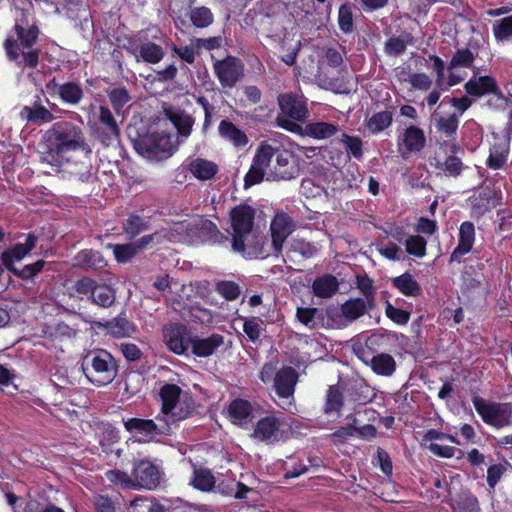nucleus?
Wrapping results in <instances>:
<instances>
[{
  "mask_svg": "<svg viewBox=\"0 0 512 512\" xmlns=\"http://www.w3.org/2000/svg\"><path fill=\"white\" fill-rule=\"evenodd\" d=\"M45 159L52 165L68 162L71 153L88 150L82 129L71 122H57L45 133Z\"/></svg>",
  "mask_w": 512,
  "mask_h": 512,
  "instance_id": "obj_1",
  "label": "nucleus"
},
{
  "mask_svg": "<svg viewBox=\"0 0 512 512\" xmlns=\"http://www.w3.org/2000/svg\"><path fill=\"white\" fill-rule=\"evenodd\" d=\"M39 29L34 23L23 17L16 21L14 34L4 42L6 55L10 61L21 68H35L39 63L40 50L34 45Z\"/></svg>",
  "mask_w": 512,
  "mask_h": 512,
  "instance_id": "obj_2",
  "label": "nucleus"
},
{
  "mask_svg": "<svg viewBox=\"0 0 512 512\" xmlns=\"http://www.w3.org/2000/svg\"><path fill=\"white\" fill-rule=\"evenodd\" d=\"M39 29L34 23L23 17L16 21L14 34L4 42L6 55L10 61L21 68H35L39 63L40 50L34 45Z\"/></svg>",
  "mask_w": 512,
  "mask_h": 512,
  "instance_id": "obj_3",
  "label": "nucleus"
},
{
  "mask_svg": "<svg viewBox=\"0 0 512 512\" xmlns=\"http://www.w3.org/2000/svg\"><path fill=\"white\" fill-rule=\"evenodd\" d=\"M86 378L97 386L111 383L118 371L114 357L103 349L89 351L81 362Z\"/></svg>",
  "mask_w": 512,
  "mask_h": 512,
  "instance_id": "obj_4",
  "label": "nucleus"
},
{
  "mask_svg": "<svg viewBox=\"0 0 512 512\" xmlns=\"http://www.w3.org/2000/svg\"><path fill=\"white\" fill-rule=\"evenodd\" d=\"M180 141L173 133H151L134 140L135 150L145 158L162 160L170 157L178 148Z\"/></svg>",
  "mask_w": 512,
  "mask_h": 512,
  "instance_id": "obj_5",
  "label": "nucleus"
},
{
  "mask_svg": "<svg viewBox=\"0 0 512 512\" xmlns=\"http://www.w3.org/2000/svg\"><path fill=\"white\" fill-rule=\"evenodd\" d=\"M473 405L486 424L498 429L511 424V404L490 402L480 397H475L473 399Z\"/></svg>",
  "mask_w": 512,
  "mask_h": 512,
  "instance_id": "obj_6",
  "label": "nucleus"
},
{
  "mask_svg": "<svg viewBox=\"0 0 512 512\" xmlns=\"http://www.w3.org/2000/svg\"><path fill=\"white\" fill-rule=\"evenodd\" d=\"M298 381V373L292 367L280 369L274 376V390L280 399L278 405L289 410L293 405L295 386Z\"/></svg>",
  "mask_w": 512,
  "mask_h": 512,
  "instance_id": "obj_7",
  "label": "nucleus"
},
{
  "mask_svg": "<svg viewBox=\"0 0 512 512\" xmlns=\"http://www.w3.org/2000/svg\"><path fill=\"white\" fill-rule=\"evenodd\" d=\"M275 149L267 144L262 143L256 150L253 157L251 167L244 178V187L249 188L263 181L267 167L269 166Z\"/></svg>",
  "mask_w": 512,
  "mask_h": 512,
  "instance_id": "obj_8",
  "label": "nucleus"
},
{
  "mask_svg": "<svg viewBox=\"0 0 512 512\" xmlns=\"http://www.w3.org/2000/svg\"><path fill=\"white\" fill-rule=\"evenodd\" d=\"M283 427L282 419L267 415L256 422L251 437L260 442L273 444L283 439Z\"/></svg>",
  "mask_w": 512,
  "mask_h": 512,
  "instance_id": "obj_9",
  "label": "nucleus"
},
{
  "mask_svg": "<svg viewBox=\"0 0 512 512\" xmlns=\"http://www.w3.org/2000/svg\"><path fill=\"white\" fill-rule=\"evenodd\" d=\"M264 242V236L254 231L235 235L231 239L233 251L247 258L264 257Z\"/></svg>",
  "mask_w": 512,
  "mask_h": 512,
  "instance_id": "obj_10",
  "label": "nucleus"
},
{
  "mask_svg": "<svg viewBox=\"0 0 512 512\" xmlns=\"http://www.w3.org/2000/svg\"><path fill=\"white\" fill-rule=\"evenodd\" d=\"M426 144L424 131L411 125L398 137L397 148L402 158L408 159L413 153L420 152Z\"/></svg>",
  "mask_w": 512,
  "mask_h": 512,
  "instance_id": "obj_11",
  "label": "nucleus"
},
{
  "mask_svg": "<svg viewBox=\"0 0 512 512\" xmlns=\"http://www.w3.org/2000/svg\"><path fill=\"white\" fill-rule=\"evenodd\" d=\"M464 88L467 94L475 97L493 93L495 94V102L499 105L508 102V99L498 92V85L495 79L490 76H477V72H474V76L465 83Z\"/></svg>",
  "mask_w": 512,
  "mask_h": 512,
  "instance_id": "obj_12",
  "label": "nucleus"
},
{
  "mask_svg": "<svg viewBox=\"0 0 512 512\" xmlns=\"http://www.w3.org/2000/svg\"><path fill=\"white\" fill-rule=\"evenodd\" d=\"M215 74L223 87L232 88L243 76V65L234 57H227L214 63Z\"/></svg>",
  "mask_w": 512,
  "mask_h": 512,
  "instance_id": "obj_13",
  "label": "nucleus"
},
{
  "mask_svg": "<svg viewBox=\"0 0 512 512\" xmlns=\"http://www.w3.org/2000/svg\"><path fill=\"white\" fill-rule=\"evenodd\" d=\"M163 337L168 349L175 354H184L191 347L192 338L185 325L170 324L165 326Z\"/></svg>",
  "mask_w": 512,
  "mask_h": 512,
  "instance_id": "obj_14",
  "label": "nucleus"
},
{
  "mask_svg": "<svg viewBox=\"0 0 512 512\" xmlns=\"http://www.w3.org/2000/svg\"><path fill=\"white\" fill-rule=\"evenodd\" d=\"M295 225L291 217L285 213H278L273 218L270 231L272 247L276 255L280 254L287 237L294 231Z\"/></svg>",
  "mask_w": 512,
  "mask_h": 512,
  "instance_id": "obj_15",
  "label": "nucleus"
},
{
  "mask_svg": "<svg viewBox=\"0 0 512 512\" xmlns=\"http://www.w3.org/2000/svg\"><path fill=\"white\" fill-rule=\"evenodd\" d=\"M135 488L154 489L160 482L158 468L148 460L137 462L133 469Z\"/></svg>",
  "mask_w": 512,
  "mask_h": 512,
  "instance_id": "obj_16",
  "label": "nucleus"
},
{
  "mask_svg": "<svg viewBox=\"0 0 512 512\" xmlns=\"http://www.w3.org/2000/svg\"><path fill=\"white\" fill-rule=\"evenodd\" d=\"M124 427L127 431H137L140 434L147 436L162 435L169 433V427L167 422L162 421V418L158 414L155 420L141 419V418H130L124 421Z\"/></svg>",
  "mask_w": 512,
  "mask_h": 512,
  "instance_id": "obj_17",
  "label": "nucleus"
},
{
  "mask_svg": "<svg viewBox=\"0 0 512 512\" xmlns=\"http://www.w3.org/2000/svg\"><path fill=\"white\" fill-rule=\"evenodd\" d=\"M255 211L248 205H239L230 212L231 236L253 231Z\"/></svg>",
  "mask_w": 512,
  "mask_h": 512,
  "instance_id": "obj_18",
  "label": "nucleus"
},
{
  "mask_svg": "<svg viewBox=\"0 0 512 512\" xmlns=\"http://www.w3.org/2000/svg\"><path fill=\"white\" fill-rule=\"evenodd\" d=\"M196 413V404L193 397L186 393L183 398L180 399L173 407L165 411L163 414H159L162 421L167 422L169 431L171 430V424L185 420Z\"/></svg>",
  "mask_w": 512,
  "mask_h": 512,
  "instance_id": "obj_19",
  "label": "nucleus"
},
{
  "mask_svg": "<svg viewBox=\"0 0 512 512\" xmlns=\"http://www.w3.org/2000/svg\"><path fill=\"white\" fill-rule=\"evenodd\" d=\"M37 244V237L28 234L24 243H17L12 248L4 251L1 255L3 265L10 271L15 268V263L20 262L28 255Z\"/></svg>",
  "mask_w": 512,
  "mask_h": 512,
  "instance_id": "obj_20",
  "label": "nucleus"
},
{
  "mask_svg": "<svg viewBox=\"0 0 512 512\" xmlns=\"http://www.w3.org/2000/svg\"><path fill=\"white\" fill-rule=\"evenodd\" d=\"M475 241L474 224L463 222L459 227L458 245L450 255L451 262H460L461 257L471 252Z\"/></svg>",
  "mask_w": 512,
  "mask_h": 512,
  "instance_id": "obj_21",
  "label": "nucleus"
},
{
  "mask_svg": "<svg viewBox=\"0 0 512 512\" xmlns=\"http://www.w3.org/2000/svg\"><path fill=\"white\" fill-rule=\"evenodd\" d=\"M281 111L294 120H303L307 116L306 103L302 97L283 94L278 97Z\"/></svg>",
  "mask_w": 512,
  "mask_h": 512,
  "instance_id": "obj_22",
  "label": "nucleus"
},
{
  "mask_svg": "<svg viewBox=\"0 0 512 512\" xmlns=\"http://www.w3.org/2000/svg\"><path fill=\"white\" fill-rule=\"evenodd\" d=\"M229 419L236 425L247 427L253 419V405L244 399H235L228 406Z\"/></svg>",
  "mask_w": 512,
  "mask_h": 512,
  "instance_id": "obj_23",
  "label": "nucleus"
},
{
  "mask_svg": "<svg viewBox=\"0 0 512 512\" xmlns=\"http://www.w3.org/2000/svg\"><path fill=\"white\" fill-rule=\"evenodd\" d=\"M166 115L177 130L175 136L178 141L181 143L186 140L192 132L195 119L184 111L174 109L167 110Z\"/></svg>",
  "mask_w": 512,
  "mask_h": 512,
  "instance_id": "obj_24",
  "label": "nucleus"
},
{
  "mask_svg": "<svg viewBox=\"0 0 512 512\" xmlns=\"http://www.w3.org/2000/svg\"><path fill=\"white\" fill-rule=\"evenodd\" d=\"M19 117L22 121L36 125L49 123L54 120L52 112L42 105L40 101L24 106L19 113Z\"/></svg>",
  "mask_w": 512,
  "mask_h": 512,
  "instance_id": "obj_25",
  "label": "nucleus"
},
{
  "mask_svg": "<svg viewBox=\"0 0 512 512\" xmlns=\"http://www.w3.org/2000/svg\"><path fill=\"white\" fill-rule=\"evenodd\" d=\"M94 117L97 119L95 124L99 125L98 129H102L103 131V142L106 139L110 140L112 138L118 137L120 130L116 119L108 107L99 106L97 113L94 114Z\"/></svg>",
  "mask_w": 512,
  "mask_h": 512,
  "instance_id": "obj_26",
  "label": "nucleus"
},
{
  "mask_svg": "<svg viewBox=\"0 0 512 512\" xmlns=\"http://www.w3.org/2000/svg\"><path fill=\"white\" fill-rule=\"evenodd\" d=\"M224 344V337L212 334L206 338L194 337L191 342L192 352L198 357H208Z\"/></svg>",
  "mask_w": 512,
  "mask_h": 512,
  "instance_id": "obj_27",
  "label": "nucleus"
},
{
  "mask_svg": "<svg viewBox=\"0 0 512 512\" xmlns=\"http://www.w3.org/2000/svg\"><path fill=\"white\" fill-rule=\"evenodd\" d=\"M218 133L222 139L230 142L236 148L245 147L248 143L246 134L229 120H222L219 123Z\"/></svg>",
  "mask_w": 512,
  "mask_h": 512,
  "instance_id": "obj_28",
  "label": "nucleus"
},
{
  "mask_svg": "<svg viewBox=\"0 0 512 512\" xmlns=\"http://www.w3.org/2000/svg\"><path fill=\"white\" fill-rule=\"evenodd\" d=\"M189 172L199 180H210L218 172V166L213 161L195 158L188 165Z\"/></svg>",
  "mask_w": 512,
  "mask_h": 512,
  "instance_id": "obj_29",
  "label": "nucleus"
},
{
  "mask_svg": "<svg viewBox=\"0 0 512 512\" xmlns=\"http://www.w3.org/2000/svg\"><path fill=\"white\" fill-rule=\"evenodd\" d=\"M339 288V282L335 276L325 274L317 277L312 284V290L316 297L331 298Z\"/></svg>",
  "mask_w": 512,
  "mask_h": 512,
  "instance_id": "obj_30",
  "label": "nucleus"
},
{
  "mask_svg": "<svg viewBox=\"0 0 512 512\" xmlns=\"http://www.w3.org/2000/svg\"><path fill=\"white\" fill-rule=\"evenodd\" d=\"M366 364L371 367L374 373L381 376H391L396 370L394 358L387 353H378L374 355Z\"/></svg>",
  "mask_w": 512,
  "mask_h": 512,
  "instance_id": "obj_31",
  "label": "nucleus"
},
{
  "mask_svg": "<svg viewBox=\"0 0 512 512\" xmlns=\"http://www.w3.org/2000/svg\"><path fill=\"white\" fill-rule=\"evenodd\" d=\"M339 131V126L328 122L307 123L303 129V134L318 140L327 139Z\"/></svg>",
  "mask_w": 512,
  "mask_h": 512,
  "instance_id": "obj_32",
  "label": "nucleus"
},
{
  "mask_svg": "<svg viewBox=\"0 0 512 512\" xmlns=\"http://www.w3.org/2000/svg\"><path fill=\"white\" fill-rule=\"evenodd\" d=\"M292 155L288 151H280L276 155V163L273 168V179H291L294 174L291 165Z\"/></svg>",
  "mask_w": 512,
  "mask_h": 512,
  "instance_id": "obj_33",
  "label": "nucleus"
},
{
  "mask_svg": "<svg viewBox=\"0 0 512 512\" xmlns=\"http://www.w3.org/2000/svg\"><path fill=\"white\" fill-rule=\"evenodd\" d=\"M75 266L83 269H100L106 265L103 256L94 250L80 251L74 258Z\"/></svg>",
  "mask_w": 512,
  "mask_h": 512,
  "instance_id": "obj_34",
  "label": "nucleus"
},
{
  "mask_svg": "<svg viewBox=\"0 0 512 512\" xmlns=\"http://www.w3.org/2000/svg\"><path fill=\"white\" fill-rule=\"evenodd\" d=\"M135 51L137 61L142 59L150 64L159 63L165 55L163 48L153 42H145L139 45Z\"/></svg>",
  "mask_w": 512,
  "mask_h": 512,
  "instance_id": "obj_35",
  "label": "nucleus"
},
{
  "mask_svg": "<svg viewBox=\"0 0 512 512\" xmlns=\"http://www.w3.org/2000/svg\"><path fill=\"white\" fill-rule=\"evenodd\" d=\"M187 392H183L182 389L175 384H165L161 387L159 391V395L162 402L161 412L163 414L165 411L173 407L180 399L183 398V395Z\"/></svg>",
  "mask_w": 512,
  "mask_h": 512,
  "instance_id": "obj_36",
  "label": "nucleus"
},
{
  "mask_svg": "<svg viewBox=\"0 0 512 512\" xmlns=\"http://www.w3.org/2000/svg\"><path fill=\"white\" fill-rule=\"evenodd\" d=\"M368 305L362 298L349 299L341 305V315L348 321H355L365 314Z\"/></svg>",
  "mask_w": 512,
  "mask_h": 512,
  "instance_id": "obj_37",
  "label": "nucleus"
},
{
  "mask_svg": "<svg viewBox=\"0 0 512 512\" xmlns=\"http://www.w3.org/2000/svg\"><path fill=\"white\" fill-rule=\"evenodd\" d=\"M431 119L435 123L437 130L447 137L454 135L458 129L459 118L455 113L444 116L438 112H434Z\"/></svg>",
  "mask_w": 512,
  "mask_h": 512,
  "instance_id": "obj_38",
  "label": "nucleus"
},
{
  "mask_svg": "<svg viewBox=\"0 0 512 512\" xmlns=\"http://www.w3.org/2000/svg\"><path fill=\"white\" fill-rule=\"evenodd\" d=\"M395 288L405 296L416 297L421 294V287L409 273H404L392 280Z\"/></svg>",
  "mask_w": 512,
  "mask_h": 512,
  "instance_id": "obj_39",
  "label": "nucleus"
},
{
  "mask_svg": "<svg viewBox=\"0 0 512 512\" xmlns=\"http://www.w3.org/2000/svg\"><path fill=\"white\" fill-rule=\"evenodd\" d=\"M344 405V397L340 388L336 385L329 386L326 392V401L324 405V413L330 415L332 413L339 414Z\"/></svg>",
  "mask_w": 512,
  "mask_h": 512,
  "instance_id": "obj_40",
  "label": "nucleus"
},
{
  "mask_svg": "<svg viewBox=\"0 0 512 512\" xmlns=\"http://www.w3.org/2000/svg\"><path fill=\"white\" fill-rule=\"evenodd\" d=\"M392 123V114L389 111H381L373 114L366 123V130L371 134H378L388 128Z\"/></svg>",
  "mask_w": 512,
  "mask_h": 512,
  "instance_id": "obj_41",
  "label": "nucleus"
},
{
  "mask_svg": "<svg viewBox=\"0 0 512 512\" xmlns=\"http://www.w3.org/2000/svg\"><path fill=\"white\" fill-rule=\"evenodd\" d=\"M59 96L63 102L76 105L81 101L83 91L78 84L69 82L61 85L59 88Z\"/></svg>",
  "mask_w": 512,
  "mask_h": 512,
  "instance_id": "obj_42",
  "label": "nucleus"
},
{
  "mask_svg": "<svg viewBox=\"0 0 512 512\" xmlns=\"http://www.w3.org/2000/svg\"><path fill=\"white\" fill-rule=\"evenodd\" d=\"M189 19L197 28H205L213 23L214 16L209 8L201 6L189 11Z\"/></svg>",
  "mask_w": 512,
  "mask_h": 512,
  "instance_id": "obj_43",
  "label": "nucleus"
},
{
  "mask_svg": "<svg viewBox=\"0 0 512 512\" xmlns=\"http://www.w3.org/2000/svg\"><path fill=\"white\" fill-rule=\"evenodd\" d=\"M91 298L93 303L98 306L110 307L115 302L116 297L111 287L105 284H97Z\"/></svg>",
  "mask_w": 512,
  "mask_h": 512,
  "instance_id": "obj_44",
  "label": "nucleus"
},
{
  "mask_svg": "<svg viewBox=\"0 0 512 512\" xmlns=\"http://www.w3.org/2000/svg\"><path fill=\"white\" fill-rule=\"evenodd\" d=\"M405 250L408 254L418 258L426 255L427 241L419 235H410L404 241Z\"/></svg>",
  "mask_w": 512,
  "mask_h": 512,
  "instance_id": "obj_45",
  "label": "nucleus"
},
{
  "mask_svg": "<svg viewBox=\"0 0 512 512\" xmlns=\"http://www.w3.org/2000/svg\"><path fill=\"white\" fill-rule=\"evenodd\" d=\"M106 327L109 333L115 337L130 336L135 330L134 326L123 317H118L113 321L108 322Z\"/></svg>",
  "mask_w": 512,
  "mask_h": 512,
  "instance_id": "obj_46",
  "label": "nucleus"
},
{
  "mask_svg": "<svg viewBox=\"0 0 512 512\" xmlns=\"http://www.w3.org/2000/svg\"><path fill=\"white\" fill-rule=\"evenodd\" d=\"M411 42L412 36L409 33H405L399 37H392L386 42L385 51L387 54L392 56L400 55Z\"/></svg>",
  "mask_w": 512,
  "mask_h": 512,
  "instance_id": "obj_47",
  "label": "nucleus"
},
{
  "mask_svg": "<svg viewBox=\"0 0 512 512\" xmlns=\"http://www.w3.org/2000/svg\"><path fill=\"white\" fill-rule=\"evenodd\" d=\"M473 62L474 55L470 49H458L449 63L448 70H455L458 67L472 68Z\"/></svg>",
  "mask_w": 512,
  "mask_h": 512,
  "instance_id": "obj_48",
  "label": "nucleus"
},
{
  "mask_svg": "<svg viewBox=\"0 0 512 512\" xmlns=\"http://www.w3.org/2000/svg\"><path fill=\"white\" fill-rule=\"evenodd\" d=\"M508 146L506 143L495 144L488 158V166L493 169H499L506 163Z\"/></svg>",
  "mask_w": 512,
  "mask_h": 512,
  "instance_id": "obj_49",
  "label": "nucleus"
},
{
  "mask_svg": "<svg viewBox=\"0 0 512 512\" xmlns=\"http://www.w3.org/2000/svg\"><path fill=\"white\" fill-rule=\"evenodd\" d=\"M492 30L497 41H507L512 38V15L496 20Z\"/></svg>",
  "mask_w": 512,
  "mask_h": 512,
  "instance_id": "obj_50",
  "label": "nucleus"
},
{
  "mask_svg": "<svg viewBox=\"0 0 512 512\" xmlns=\"http://www.w3.org/2000/svg\"><path fill=\"white\" fill-rule=\"evenodd\" d=\"M316 252V247L304 239L293 238L289 243L288 254H299L304 258H310Z\"/></svg>",
  "mask_w": 512,
  "mask_h": 512,
  "instance_id": "obj_51",
  "label": "nucleus"
},
{
  "mask_svg": "<svg viewBox=\"0 0 512 512\" xmlns=\"http://www.w3.org/2000/svg\"><path fill=\"white\" fill-rule=\"evenodd\" d=\"M110 102L117 113L130 101L129 92L124 87H116L108 92Z\"/></svg>",
  "mask_w": 512,
  "mask_h": 512,
  "instance_id": "obj_52",
  "label": "nucleus"
},
{
  "mask_svg": "<svg viewBox=\"0 0 512 512\" xmlns=\"http://www.w3.org/2000/svg\"><path fill=\"white\" fill-rule=\"evenodd\" d=\"M192 484L195 488L202 491H210L215 485L214 476L208 470H196Z\"/></svg>",
  "mask_w": 512,
  "mask_h": 512,
  "instance_id": "obj_53",
  "label": "nucleus"
},
{
  "mask_svg": "<svg viewBox=\"0 0 512 512\" xmlns=\"http://www.w3.org/2000/svg\"><path fill=\"white\" fill-rule=\"evenodd\" d=\"M219 490L221 491V493L227 496H231L236 499H243L246 498V495L250 491V488H248L247 486L240 482L232 480L228 484L221 483L219 485Z\"/></svg>",
  "mask_w": 512,
  "mask_h": 512,
  "instance_id": "obj_54",
  "label": "nucleus"
},
{
  "mask_svg": "<svg viewBox=\"0 0 512 512\" xmlns=\"http://www.w3.org/2000/svg\"><path fill=\"white\" fill-rule=\"evenodd\" d=\"M45 264L44 260H38L33 264L25 265L22 269L15 267L10 272L23 280H29L38 275L43 270Z\"/></svg>",
  "mask_w": 512,
  "mask_h": 512,
  "instance_id": "obj_55",
  "label": "nucleus"
},
{
  "mask_svg": "<svg viewBox=\"0 0 512 512\" xmlns=\"http://www.w3.org/2000/svg\"><path fill=\"white\" fill-rule=\"evenodd\" d=\"M113 254L118 262H128L138 252L135 243L117 244L112 246Z\"/></svg>",
  "mask_w": 512,
  "mask_h": 512,
  "instance_id": "obj_56",
  "label": "nucleus"
},
{
  "mask_svg": "<svg viewBox=\"0 0 512 512\" xmlns=\"http://www.w3.org/2000/svg\"><path fill=\"white\" fill-rule=\"evenodd\" d=\"M243 331L249 340L255 342L259 339L263 331V322L255 317L245 319L243 323Z\"/></svg>",
  "mask_w": 512,
  "mask_h": 512,
  "instance_id": "obj_57",
  "label": "nucleus"
},
{
  "mask_svg": "<svg viewBox=\"0 0 512 512\" xmlns=\"http://www.w3.org/2000/svg\"><path fill=\"white\" fill-rule=\"evenodd\" d=\"M216 291L226 300L232 301L240 295L239 286L233 281H220L216 284Z\"/></svg>",
  "mask_w": 512,
  "mask_h": 512,
  "instance_id": "obj_58",
  "label": "nucleus"
},
{
  "mask_svg": "<svg viewBox=\"0 0 512 512\" xmlns=\"http://www.w3.org/2000/svg\"><path fill=\"white\" fill-rule=\"evenodd\" d=\"M377 250L383 257L389 260L399 261L403 258L402 249L394 242L378 244Z\"/></svg>",
  "mask_w": 512,
  "mask_h": 512,
  "instance_id": "obj_59",
  "label": "nucleus"
},
{
  "mask_svg": "<svg viewBox=\"0 0 512 512\" xmlns=\"http://www.w3.org/2000/svg\"><path fill=\"white\" fill-rule=\"evenodd\" d=\"M338 24L344 33H350L353 30V16L351 7L343 4L338 12Z\"/></svg>",
  "mask_w": 512,
  "mask_h": 512,
  "instance_id": "obj_60",
  "label": "nucleus"
},
{
  "mask_svg": "<svg viewBox=\"0 0 512 512\" xmlns=\"http://www.w3.org/2000/svg\"><path fill=\"white\" fill-rule=\"evenodd\" d=\"M123 228L126 233L131 236H136L139 233L147 230V223L137 215L130 216L124 223Z\"/></svg>",
  "mask_w": 512,
  "mask_h": 512,
  "instance_id": "obj_61",
  "label": "nucleus"
},
{
  "mask_svg": "<svg viewBox=\"0 0 512 512\" xmlns=\"http://www.w3.org/2000/svg\"><path fill=\"white\" fill-rule=\"evenodd\" d=\"M105 476L111 483L120 484L125 488H135L134 479L124 472L109 470L105 473Z\"/></svg>",
  "mask_w": 512,
  "mask_h": 512,
  "instance_id": "obj_62",
  "label": "nucleus"
},
{
  "mask_svg": "<svg viewBox=\"0 0 512 512\" xmlns=\"http://www.w3.org/2000/svg\"><path fill=\"white\" fill-rule=\"evenodd\" d=\"M318 309L309 307H299L296 312L297 319L309 328L316 327V315Z\"/></svg>",
  "mask_w": 512,
  "mask_h": 512,
  "instance_id": "obj_63",
  "label": "nucleus"
},
{
  "mask_svg": "<svg viewBox=\"0 0 512 512\" xmlns=\"http://www.w3.org/2000/svg\"><path fill=\"white\" fill-rule=\"evenodd\" d=\"M341 142L345 144L347 150L357 159L362 157V142L357 137L342 134Z\"/></svg>",
  "mask_w": 512,
  "mask_h": 512,
  "instance_id": "obj_64",
  "label": "nucleus"
}]
</instances>
